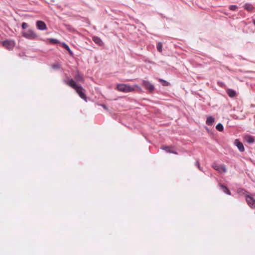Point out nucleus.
<instances>
[{"label":"nucleus","mask_w":255,"mask_h":255,"mask_svg":"<svg viewBox=\"0 0 255 255\" xmlns=\"http://www.w3.org/2000/svg\"><path fill=\"white\" fill-rule=\"evenodd\" d=\"M63 82L69 86L74 88L79 97L83 99L85 102L87 101V96L85 93V90L81 86H78L76 84L75 81L73 79H64Z\"/></svg>","instance_id":"nucleus-1"},{"label":"nucleus","mask_w":255,"mask_h":255,"mask_svg":"<svg viewBox=\"0 0 255 255\" xmlns=\"http://www.w3.org/2000/svg\"><path fill=\"white\" fill-rule=\"evenodd\" d=\"M22 35L26 39H35L37 37V35L34 32V31L31 29H28L27 30H24L21 32Z\"/></svg>","instance_id":"nucleus-2"},{"label":"nucleus","mask_w":255,"mask_h":255,"mask_svg":"<svg viewBox=\"0 0 255 255\" xmlns=\"http://www.w3.org/2000/svg\"><path fill=\"white\" fill-rule=\"evenodd\" d=\"M117 89L118 91L125 93H128L134 90L133 87L125 84H118L117 85Z\"/></svg>","instance_id":"nucleus-3"},{"label":"nucleus","mask_w":255,"mask_h":255,"mask_svg":"<svg viewBox=\"0 0 255 255\" xmlns=\"http://www.w3.org/2000/svg\"><path fill=\"white\" fill-rule=\"evenodd\" d=\"M2 45L8 50H12L15 46V42L13 40H5L2 42Z\"/></svg>","instance_id":"nucleus-4"},{"label":"nucleus","mask_w":255,"mask_h":255,"mask_svg":"<svg viewBox=\"0 0 255 255\" xmlns=\"http://www.w3.org/2000/svg\"><path fill=\"white\" fill-rule=\"evenodd\" d=\"M142 86L150 92L153 91L155 89L153 85L149 81L146 80L142 81Z\"/></svg>","instance_id":"nucleus-5"},{"label":"nucleus","mask_w":255,"mask_h":255,"mask_svg":"<svg viewBox=\"0 0 255 255\" xmlns=\"http://www.w3.org/2000/svg\"><path fill=\"white\" fill-rule=\"evenodd\" d=\"M246 200L251 208H255V199L249 195H246Z\"/></svg>","instance_id":"nucleus-6"},{"label":"nucleus","mask_w":255,"mask_h":255,"mask_svg":"<svg viewBox=\"0 0 255 255\" xmlns=\"http://www.w3.org/2000/svg\"><path fill=\"white\" fill-rule=\"evenodd\" d=\"M160 148L165 150L167 153H171L175 154H178V153L174 150V147L172 146H168L163 145L160 147Z\"/></svg>","instance_id":"nucleus-7"},{"label":"nucleus","mask_w":255,"mask_h":255,"mask_svg":"<svg viewBox=\"0 0 255 255\" xmlns=\"http://www.w3.org/2000/svg\"><path fill=\"white\" fill-rule=\"evenodd\" d=\"M75 80L78 82L84 83V78L79 70H76L74 76Z\"/></svg>","instance_id":"nucleus-8"},{"label":"nucleus","mask_w":255,"mask_h":255,"mask_svg":"<svg viewBox=\"0 0 255 255\" xmlns=\"http://www.w3.org/2000/svg\"><path fill=\"white\" fill-rule=\"evenodd\" d=\"M36 25L38 29L40 30H44L47 29V26L46 24L42 21L38 20Z\"/></svg>","instance_id":"nucleus-9"},{"label":"nucleus","mask_w":255,"mask_h":255,"mask_svg":"<svg viewBox=\"0 0 255 255\" xmlns=\"http://www.w3.org/2000/svg\"><path fill=\"white\" fill-rule=\"evenodd\" d=\"M234 143L240 151L244 152L245 151V148L243 144L241 142H240L238 139H236L235 140Z\"/></svg>","instance_id":"nucleus-10"},{"label":"nucleus","mask_w":255,"mask_h":255,"mask_svg":"<svg viewBox=\"0 0 255 255\" xmlns=\"http://www.w3.org/2000/svg\"><path fill=\"white\" fill-rule=\"evenodd\" d=\"M243 7L245 10L249 12L253 11V10L255 9V7L253 5V4L249 3H245L243 5Z\"/></svg>","instance_id":"nucleus-11"},{"label":"nucleus","mask_w":255,"mask_h":255,"mask_svg":"<svg viewBox=\"0 0 255 255\" xmlns=\"http://www.w3.org/2000/svg\"><path fill=\"white\" fill-rule=\"evenodd\" d=\"M92 40L94 41V42L97 44L99 46H102L104 45V43L102 39L98 36H93L92 37Z\"/></svg>","instance_id":"nucleus-12"},{"label":"nucleus","mask_w":255,"mask_h":255,"mask_svg":"<svg viewBox=\"0 0 255 255\" xmlns=\"http://www.w3.org/2000/svg\"><path fill=\"white\" fill-rule=\"evenodd\" d=\"M219 187L222 190V191L226 194L229 195H231V192H230V191L229 190V189L227 188V186L222 184L221 183H219Z\"/></svg>","instance_id":"nucleus-13"},{"label":"nucleus","mask_w":255,"mask_h":255,"mask_svg":"<svg viewBox=\"0 0 255 255\" xmlns=\"http://www.w3.org/2000/svg\"><path fill=\"white\" fill-rule=\"evenodd\" d=\"M226 92L228 96L231 98H234L237 96L236 92L231 89H228L227 90Z\"/></svg>","instance_id":"nucleus-14"},{"label":"nucleus","mask_w":255,"mask_h":255,"mask_svg":"<svg viewBox=\"0 0 255 255\" xmlns=\"http://www.w3.org/2000/svg\"><path fill=\"white\" fill-rule=\"evenodd\" d=\"M62 47L65 49L66 50H67L69 54V55L73 57L74 56V53L73 52H72V51L71 50V49L70 48L69 46L65 43L63 42L62 43Z\"/></svg>","instance_id":"nucleus-15"},{"label":"nucleus","mask_w":255,"mask_h":255,"mask_svg":"<svg viewBox=\"0 0 255 255\" xmlns=\"http://www.w3.org/2000/svg\"><path fill=\"white\" fill-rule=\"evenodd\" d=\"M215 122V118L212 116L207 117L206 123L208 126H212Z\"/></svg>","instance_id":"nucleus-16"},{"label":"nucleus","mask_w":255,"mask_h":255,"mask_svg":"<svg viewBox=\"0 0 255 255\" xmlns=\"http://www.w3.org/2000/svg\"><path fill=\"white\" fill-rule=\"evenodd\" d=\"M160 84L163 86H170V83L168 81L162 79H160Z\"/></svg>","instance_id":"nucleus-17"},{"label":"nucleus","mask_w":255,"mask_h":255,"mask_svg":"<svg viewBox=\"0 0 255 255\" xmlns=\"http://www.w3.org/2000/svg\"><path fill=\"white\" fill-rule=\"evenodd\" d=\"M212 167L216 170L221 172V166L217 164V163H213L212 165Z\"/></svg>","instance_id":"nucleus-18"},{"label":"nucleus","mask_w":255,"mask_h":255,"mask_svg":"<svg viewBox=\"0 0 255 255\" xmlns=\"http://www.w3.org/2000/svg\"><path fill=\"white\" fill-rule=\"evenodd\" d=\"M246 141L249 143H253L255 141V139L252 136L249 135L246 138Z\"/></svg>","instance_id":"nucleus-19"},{"label":"nucleus","mask_w":255,"mask_h":255,"mask_svg":"<svg viewBox=\"0 0 255 255\" xmlns=\"http://www.w3.org/2000/svg\"><path fill=\"white\" fill-rule=\"evenodd\" d=\"M52 68L53 69H60L61 71L63 70L62 68H61V65L59 63L53 64L52 65Z\"/></svg>","instance_id":"nucleus-20"},{"label":"nucleus","mask_w":255,"mask_h":255,"mask_svg":"<svg viewBox=\"0 0 255 255\" xmlns=\"http://www.w3.org/2000/svg\"><path fill=\"white\" fill-rule=\"evenodd\" d=\"M48 40H49V42L51 44H58L59 43V40L57 39L50 38L48 39Z\"/></svg>","instance_id":"nucleus-21"},{"label":"nucleus","mask_w":255,"mask_h":255,"mask_svg":"<svg viewBox=\"0 0 255 255\" xmlns=\"http://www.w3.org/2000/svg\"><path fill=\"white\" fill-rule=\"evenodd\" d=\"M217 130L219 131H222L224 130V127L221 123H219L216 127Z\"/></svg>","instance_id":"nucleus-22"},{"label":"nucleus","mask_w":255,"mask_h":255,"mask_svg":"<svg viewBox=\"0 0 255 255\" xmlns=\"http://www.w3.org/2000/svg\"><path fill=\"white\" fill-rule=\"evenodd\" d=\"M64 25L70 31H74L75 30L74 28L70 24H64Z\"/></svg>","instance_id":"nucleus-23"},{"label":"nucleus","mask_w":255,"mask_h":255,"mask_svg":"<svg viewBox=\"0 0 255 255\" xmlns=\"http://www.w3.org/2000/svg\"><path fill=\"white\" fill-rule=\"evenodd\" d=\"M238 8V6L236 5H230L229 6V9L230 10L235 11Z\"/></svg>","instance_id":"nucleus-24"},{"label":"nucleus","mask_w":255,"mask_h":255,"mask_svg":"<svg viewBox=\"0 0 255 255\" xmlns=\"http://www.w3.org/2000/svg\"><path fill=\"white\" fill-rule=\"evenodd\" d=\"M195 165L198 167V168L201 171H203V168L200 166V164L198 160H197L195 162Z\"/></svg>","instance_id":"nucleus-25"},{"label":"nucleus","mask_w":255,"mask_h":255,"mask_svg":"<svg viewBox=\"0 0 255 255\" xmlns=\"http://www.w3.org/2000/svg\"><path fill=\"white\" fill-rule=\"evenodd\" d=\"M28 27V24L26 22H23L21 24V27L22 29H26Z\"/></svg>","instance_id":"nucleus-26"},{"label":"nucleus","mask_w":255,"mask_h":255,"mask_svg":"<svg viewBox=\"0 0 255 255\" xmlns=\"http://www.w3.org/2000/svg\"><path fill=\"white\" fill-rule=\"evenodd\" d=\"M223 171V172L225 173L227 172V169L224 165H222L221 167V171Z\"/></svg>","instance_id":"nucleus-27"},{"label":"nucleus","mask_w":255,"mask_h":255,"mask_svg":"<svg viewBox=\"0 0 255 255\" xmlns=\"http://www.w3.org/2000/svg\"><path fill=\"white\" fill-rule=\"evenodd\" d=\"M247 191H246L245 190L243 189H239L238 190V193H243V194H245V193H247Z\"/></svg>","instance_id":"nucleus-28"},{"label":"nucleus","mask_w":255,"mask_h":255,"mask_svg":"<svg viewBox=\"0 0 255 255\" xmlns=\"http://www.w3.org/2000/svg\"><path fill=\"white\" fill-rule=\"evenodd\" d=\"M100 106H102L105 110H108V107L106 105H105L104 104H100Z\"/></svg>","instance_id":"nucleus-29"},{"label":"nucleus","mask_w":255,"mask_h":255,"mask_svg":"<svg viewBox=\"0 0 255 255\" xmlns=\"http://www.w3.org/2000/svg\"><path fill=\"white\" fill-rule=\"evenodd\" d=\"M156 48H157V50L159 51V48H160V47H159V42H157L156 43Z\"/></svg>","instance_id":"nucleus-30"},{"label":"nucleus","mask_w":255,"mask_h":255,"mask_svg":"<svg viewBox=\"0 0 255 255\" xmlns=\"http://www.w3.org/2000/svg\"><path fill=\"white\" fill-rule=\"evenodd\" d=\"M160 52H161L162 51V44L160 42Z\"/></svg>","instance_id":"nucleus-31"},{"label":"nucleus","mask_w":255,"mask_h":255,"mask_svg":"<svg viewBox=\"0 0 255 255\" xmlns=\"http://www.w3.org/2000/svg\"><path fill=\"white\" fill-rule=\"evenodd\" d=\"M253 23L255 26V18L253 19Z\"/></svg>","instance_id":"nucleus-32"}]
</instances>
